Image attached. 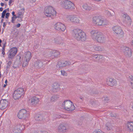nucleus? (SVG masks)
<instances>
[{
  "mask_svg": "<svg viewBox=\"0 0 133 133\" xmlns=\"http://www.w3.org/2000/svg\"><path fill=\"white\" fill-rule=\"evenodd\" d=\"M5 23L4 22L3 23V26L4 27L5 26Z\"/></svg>",
  "mask_w": 133,
  "mask_h": 133,
  "instance_id": "nucleus-48",
  "label": "nucleus"
},
{
  "mask_svg": "<svg viewBox=\"0 0 133 133\" xmlns=\"http://www.w3.org/2000/svg\"><path fill=\"white\" fill-rule=\"evenodd\" d=\"M2 53L3 55L4 54H5V52H4L3 51L2 52Z\"/></svg>",
  "mask_w": 133,
  "mask_h": 133,
  "instance_id": "nucleus-53",
  "label": "nucleus"
},
{
  "mask_svg": "<svg viewBox=\"0 0 133 133\" xmlns=\"http://www.w3.org/2000/svg\"><path fill=\"white\" fill-rule=\"evenodd\" d=\"M98 55H94V56H93V57H94V58H97L98 59Z\"/></svg>",
  "mask_w": 133,
  "mask_h": 133,
  "instance_id": "nucleus-40",
  "label": "nucleus"
},
{
  "mask_svg": "<svg viewBox=\"0 0 133 133\" xmlns=\"http://www.w3.org/2000/svg\"><path fill=\"white\" fill-rule=\"evenodd\" d=\"M98 59H102L103 58V57L102 55H98Z\"/></svg>",
  "mask_w": 133,
  "mask_h": 133,
  "instance_id": "nucleus-34",
  "label": "nucleus"
},
{
  "mask_svg": "<svg viewBox=\"0 0 133 133\" xmlns=\"http://www.w3.org/2000/svg\"><path fill=\"white\" fill-rule=\"evenodd\" d=\"M23 14V12L21 11L18 12L17 13L18 15L17 16H16V18H22Z\"/></svg>",
  "mask_w": 133,
  "mask_h": 133,
  "instance_id": "nucleus-26",
  "label": "nucleus"
},
{
  "mask_svg": "<svg viewBox=\"0 0 133 133\" xmlns=\"http://www.w3.org/2000/svg\"><path fill=\"white\" fill-rule=\"evenodd\" d=\"M92 21L95 24L99 26L102 25L104 22L103 18L99 16L94 17L93 18Z\"/></svg>",
  "mask_w": 133,
  "mask_h": 133,
  "instance_id": "nucleus-10",
  "label": "nucleus"
},
{
  "mask_svg": "<svg viewBox=\"0 0 133 133\" xmlns=\"http://www.w3.org/2000/svg\"><path fill=\"white\" fill-rule=\"evenodd\" d=\"M3 10V8L2 7L0 8V11H2Z\"/></svg>",
  "mask_w": 133,
  "mask_h": 133,
  "instance_id": "nucleus-47",
  "label": "nucleus"
},
{
  "mask_svg": "<svg viewBox=\"0 0 133 133\" xmlns=\"http://www.w3.org/2000/svg\"><path fill=\"white\" fill-rule=\"evenodd\" d=\"M2 42V40L0 39V46H1V43Z\"/></svg>",
  "mask_w": 133,
  "mask_h": 133,
  "instance_id": "nucleus-50",
  "label": "nucleus"
},
{
  "mask_svg": "<svg viewBox=\"0 0 133 133\" xmlns=\"http://www.w3.org/2000/svg\"><path fill=\"white\" fill-rule=\"evenodd\" d=\"M24 92L23 88H20L17 89L14 92L13 95L14 98L15 99H18L23 96Z\"/></svg>",
  "mask_w": 133,
  "mask_h": 133,
  "instance_id": "nucleus-6",
  "label": "nucleus"
},
{
  "mask_svg": "<svg viewBox=\"0 0 133 133\" xmlns=\"http://www.w3.org/2000/svg\"><path fill=\"white\" fill-rule=\"evenodd\" d=\"M112 30L116 35L122 37L123 36L124 32L121 28L119 26H114L112 28Z\"/></svg>",
  "mask_w": 133,
  "mask_h": 133,
  "instance_id": "nucleus-8",
  "label": "nucleus"
},
{
  "mask_svg": "<svg viewBox=\"0 0 133 133\" xmlns=\"http://www.w3.org/2000/svg\"><path fill=\"white\" fill-rule=\"evenodd\" d=\"M42 133H48V132L45 131H42Z\"/></svg>",
  "mask_w": 133,
  "mask_h": 133,
  "instance_id": "nucleus-46",
  "label": "nucleus"
},
{
  "mask_svg": "<svg viewBox=\"0 0 133 133\" xmlns=\"http://www.w3.org/2000/svg\"><path fill=\"white\" fill-rule=\"evenodd\" d=\"M105 81L107 84L111 87L116 86L117 84L116 80L111 77H107L106 78Z\"/></svg>",
  "mask_w": 133,
  "mask_h": 133,
  "instance_id": "nucleus-12",
  "label": "nucleus"
},
{
  "mask_svg": "<svg viewBox=\"0 0 133 133\" xmlns=\"http://www.w3.org/2000/svg\"><path fill=\"white\" fill-rule=\"evenodd\" d=\"M60 5L62 8L65 9L73 10L75 9L74 3L69 0H65L62 2Z\"/></svg>",
  "mask_w": 133,
  "mask_h": 133,
  "instance_id": "nucleus-4",
  "label": "nucleus"
},
{
  "mask_svg": "<svg viewBox=\"0 0 133 133\" xmlns=\"http://www.w3.org/2000/svg\"><path fill=\"white\" fill-rule=\"evenodd\" d=\"M131 44L132 45H133V39L132 41Z\"/></svg>",
  "mask_w": 133,
  "mask_h": 133,
  "instance_id": "nucleus-52",
  "label": "nucleus"
},
{
  "mask_svg": "<svg viewBox=\"0 0 133 133\" xmlns=\"http://www.w3.org/2000/svg\"><path fill=\"white\" fill-rule=\"evenodd\" d=\"M44 14L48 17H53L56 16L57 12L53 6L51 5H48L45 6L43 9Z\"/></svg>",
  "mask_w": 133,
  "mask_h": 133,
  "instance_id": "nucleus-2",
  "label": "nucleus"
},
{
  "mask_svg": "<svg viewBox=\"0 0 133 133\" xmlns=\"http://www.w3.org/2000/svg\"><path fill=\"white\" fill-rule=\"evenodd\" d=\"M22 9L23 10V11H24L25 9H24V8H23Z\"/></svg>",
  "mask_w": 133,
  "mask_h": 133,
  "instance_id": "nucleus-54",
  "label": "nucleus"
},
{
  "mask_svg": "<svg viewBox=\"0 0 133 133\" xmlns=\"http://www.w3.org/2000/svg\"><path fill=\"white\" fill-rule=\"evenodd\" d=\"M26 111L24 109L20 110L17 115L18 118L19 119H21L24 117V120H27L28 119L29 115L26 114Z\"/></svg>",
  "mask_w": 133,
  "mask_h": 133,
  "instance_id": "nucleus-11",
  "label": "nucleus"
},
{
  "mask_svg": "<svg viewBox=\"0 0 133 133\" xmlns=\"http://www.w3.org/2000/svg\"><path fill=\"white\" fill-rule=\"evenodd\" d=\"M55 30L58 31L64 32L66 29V27L63 24L60 22L56 23L54 25Z\"/></svg>",
  "mask_w": 133,
  "mask_h": 133,
  "instance_id": "nucleus-9",
  "label": "nucleus"
},
{
  "mask_svg": "<svg viewBox=\"0 0 133 133\" xmlns=\"http://www.w3.org/2000/svg\"><path fill=\"white\" fill-rule=\"evenodd\" d=\"M19 128V130H20L21 129L20 128Z\"/></svg>",
  "mask_w": 133,
  "mask_h": 133,
  "instance_id": "nucleus-57",
  "label": "nucleus"
},
{
  "mask_svg": "<svg viewBox=\"0 0 133 133\" xmlns=\"http://www.w3.org/2000/svg\"><path fill=\"white\" fill-rule=\"evenodd\" d=\"M67 18L71 23L74 24H78L80 22V18L75 15H70L67 17Z\"/></svg>",
  "mask_w": 133,
  "mask_h": 133,
  "instance_id": "nucleus-14",
  "label": "nucleus"
},
{
  "mask_svg": "<svg viewBox=\"0 0 133 133\" xmlns=\"http://www.w3.org/2000/svg\"><path fill=\"white\" fill-rule=\"evenodd\" d=\"M54 85V88H58L59 87V85L55 83Z\"/></svg>",
  "mask_w": 133,
  "mask_h": 133,
  "instance_id": "nucleus-38",
  "label": "nucleus"
},
{
  "mask_svg": "<svg viewBox=\"0 0 133 133\" xmlns=\"http://www.w3.org/2000/svg\"><path fill=\"white\" fill-rule=\"evenodd\" d=\"M14 0H9V4L10 5L11 3L13 2H14Z\"/></svg>",
  "mask_w": 133,
  "mask_h": 133,
  "instance_id": "nucleus-39",
  "label": "nucleus"
},
{
  "mask_svg": "<svg viewBox=\"0 0 133 133\" xmlns=\"http://www.w3.org/2000/svg\"><path fill=\"white\" fill-rule=\"evenodd\" d=\"M6 42L3 45V49H4L5 46H6Z\"/></svg>",
  "mask_w": 133,
  "mask_h": 133,
  "instance_id": "nucleus-41",
  "label": "nucleus"
},
{
  "mask_svg": "<svg viewBox=\"0 0 133 133\" xmlns=\"http://www.w3.org/2000/svg\"><path fill=\"white\" fill-rule=\"evenodd\" d=\"M127 126L128 130L131 131H133V122H128L127 124Z\"/></svg>",
  "mask_w": 133,
  "mask_h": 133,
  "instance_id": "nucleus-22",
  "label": "nucleus"
},
{
  "mask_svg": "<svg viewBox=\"0 0 133 133\" xmlns=\"http://www.w3.org/2000/svg\"><path fill=\"white\" fill-rule=\"evenodd\" d=\"M4 4L3 3H1V5L2 6H3L4 5Z\"/></svg>",
  "mask_w": 133,
  "mask_h": 133,
  "instance_id": "nucleus-45",
  "label": "nucleus"
},
{
  "mask_svg": "<svg viewBox=\"0 0 133 133\" xmlns=\"http://www.w3.org/2000/svg\"><path fill=\"white\" fill-rule=\"evenodd\" d=\"M68 128V126L67 124L62 123L60 124L57 128V130L60 132H66Z\"/></svg>",
  "mask_w": 133,
  "mask_h": 133,
  "instance_id": "nucleus-13",
  "label": "nucleus"
},
{
  "mask_svg": "<svg viewBox=\"0 0 133 133\" xmlns=\"http://www.w3.org/2000/svg\"><path fill=\"white\" fill-rule=\"evenodd\" d=\"M108 12H109V13H110V12H109V11H108Z\"/></svg>",
  "mask_w": 133,
  "mask_h": 133,
  "instance_id": "nucleus-58",
  "label": "nucleus"
},
{
  "mask_svg": "<svg viewBox=\"0 0 133 133\" xmlns=\"http://www.w3.org/2000/svg\"><path fill=\"white\" fill-rule=\"evenodd\" d=\"M6 10H4L2 12V17L4 18V17L5 15L6 14Z\"/></svg>",
  "mask_w": 133,
  "mask_h": 133,
  "instance_id": "nucleus-29",
  "label": "nucleus"
},
{
  "mask_svg": "<svg viewBox=\"0 0 133 133\" xmlns=\"http://www.w3.org/2000/svg\"><path fill=\"white\" fill-rule=\"evenodd\" d=\"M91 36L94 41L102 43L105 40L104 35L102 33L98 32L96 30H92L91 31Z\"/></svg>",
  "mask_w": 133,
  "mask_h": 133,
  "instance_id": "nucleus-1",
  "label": "nucleus"
},
{
  "mask_svg": "<svg viewBox=\"0 0 133 133\" xmlns=\"http://www.w3.org/2000/svg\"><path fill=\"white\" fill-rule=\"evenodd\" d=\"M129 79L130 80V82H132V81H133V76L132 75H130L129 77Z\"/></svg>",
  "mask_w": 133,
  "mask_h": 133,
  "instance_id": "nucleus-35",
  "label": "nucleus"
},
{
  "mask_svg": "<svg viewBox=\"0 0 133 133\" xmlns=\"http://www.w3.org/2000/svg\"><path fill=\"white\" fill-rule=\"evenodd\" d=\"M41 116L37 115L35 117V119L36 121H39L41 119Z\"/></svg>",
  "mask_w": 133,
  "mask_h": 133,
  "instance_id": "nucleus-28",
  "label": "nucleus"
},
{
  "mask_svg": "<svg viewBox=\"0 0 133 133\" xmlns=\"http://www.w3.org/2000/svg\"><path fill=\"white\" fill-rule=\"evenodd\" d=\"M8 0H5V1H8Z\"/></svg>",
  "mask_w": 133,
  "mask_h": 133,
  "instance_id": "nucleus-55",
  "label": "nucleus"
},
{
  "mask_svg": "<svg viewBox=\"0 0 133 133\" xmlns=\"http://www.w3.org/2000/svg\"><path fill=\"white\" fill-rule=\"evenodd\" d=\"M6 84H4V87H5L6 86Z\"/></svg>",
  "mask_w": 133,
  "mask_h": 133,
  "instance_id": "nucleus-51",
  "label": "nucleus"
},
{
  "mask_svg": "<svg viewBox=\"0 0 133 133\" xmlns=\"http://www.w3.org/2000/svg\"><path fill=\"white\" fill-rule=\"evenodd\" d=\"M62 67L65 66H66L67 64V62H62Z\"/></svg>",
  "mask_w": 133,
  "mask_h": 133,
  "instance_id": "nucleus-32",
  "label": "nucleus"
},
{
  "mask_svg": "<svg viewBox=\"0 0 133 133\" xmlns=\"http://www.w3.org/2000/svg\"><path fill=\"white\" fill-rule=\"evenodd\" d=\"M123 21L124 22L128 25L131 24V19L130 17L128 15H124L123 16Z\"/></svg>",
  "mask_w": 133,
  "mask_h": 133,
  "instance_id": "nucleus-16",
  "label": "nucleus"
},
{
  "mask_svg": "<svg viewBox=\"0 0 133 133\" xmlns=\"http://www.w3.org/2000/svg\"><path fill=\"white\" fill-rule=\"evenodd\" d=\"M57 67L58 69H61L63 67L62 64V62H59L58 63L57 65Z\"/></svg>",
  "mask_w": 133,
  "mask_h": 133,
  "instance_id": "nucleus-27",
  "label": "nucleus"
},
{
  "mask_svg": "<svg viewBox=\"0 0 133 133\" xmlns=\"http://www.w3.org/2000/svg\"><path fill=\"white\" fill-rule=\"evenodd\" d=\"M61 72L63 76H66V73L63 70H61Z\"/></svg>",
  "mask_w": 133,
  "mask_h": 133,
  "instance_id": "nucleus-36",
  "label": "nucleus"
},
{
  "mask_svg": "<svg viewBox=\"0 0 133 133\" xmlns=\"http://www.w3.org/2000/svg\"><path fill=\"white\" fill-rule=\"evenodd\" d=\"M92 133H105L101 130L99 129H96L94 130Z\"/></svg>",
  "mask_w": 133,
  "mask_h": 133,
  "instance_id": "nucleus-24",
  "label": "nucleus"
},
{
  "mask_svg": "<svg viewBox=\"0 0 133 133\" xmlns=\"http://www.w3.org/2000/svg\"><path fill=\"white\" fill-rule=\"evenodd\" d=\"M17 49L16 47L11 48L8 51V58L12 59L16 55L17 52Z\"/></svg>",
  "mask_w": 133,
  "mask_h": 133,
  "instance_id": "nucleus-15",
  "label": "nucleus"
},
{
  "mask_svg": "<svg viewBox=\"0 0 133 133\" xmlns=\"http://www.w3.org/2000/svg\"><path fill=\"white\" fill-rule=\"evenodd\" d=\"M20 23H18L16 25V26L17 28H18L20 26Z\"/></svg>",
  "mask_w": 133,
  "mask_h": 133,
  "instance_id": "nucleus-43",
  "label": "nucleus"
},
{
  "mask_svg": "<svg viewBox=\"0 0 133 133\" xmlns=\"http://www.w3.org/2000/svg\"><path fill=\"white\" fill-rule=\"evenodd\" d=\"M32 57L30 51H28L25 52L22 59L23 67H25L28 65Z\"/></svg>",
  "mask_w": 133,
  "mask_h": 133,
  "instance_id": "nucleus-5",
  "label": "nucleus"
},
{
  "mask_svg": "<svg viewBox=\"0 0 133 133\" xmlns=\"http://www.w3.org/2000/svg\"><path fill=\"white\" fill-rule=\"evenodd\" d=\"M95 49L96 50L100 51L101 50V49L100 46H97L95 47Z\"/></svg>",
  "mask_w": 133,
  "mask_h": 133,
  "instance_id": "nucleus-33",
  "label": "nucleus"
},
{
  "mask_svg": "<svg viewBox=\"0 0 133 133\" xmlns=\"http://www.w3.org/2000/svg\"><path fill=\"white\" fill-rule=\"evenodd\" d=\"M62 106L68 110H73L75 109V107L72 103L69 100L64 101L62 104Z\"/></svg>",
  "mask_w": 133,
  "mask_h": 133,
  "instance_id": "nucleus-7",
  "label": "nucleus"
},
{
  "mask_svg": "<svg viewBox=\"0 0 133 133\" xmlns=\"http://www.w3.org/2000/svg\"><path fill=\"white\" fill-rule=\"evenodd\" d=\"M106 129L108 131L111 130L112 129V127L109 123H107L105 124Z\"/></svg>",
  "mask_w": 133,
  "mask_h": 133,
  "instance_id": "nucleus-23",
  "label": "nucleus"
},
{
  "mask_svg": "<svg viewBox=\"0 0 133 133\" xmlns=\"http://www.w3.org/2000/svg\"><path fill=\"white\" fill-rule=\"evenodd\" d=\"M39 102V100L38 98L36 97H34L31 99V103L32 105H35L38 103Z\"/></svg>",
  "mask_w": 133,
  "mask_h": 133,
  "instance_id": "nucleus-20",
  "label": "nucleus"
},
{
  "mask_svg": "<svg viewBox=\"0 0 133 133\" xmlns=\"http://www.w3.org/2000/svg\"><path fill=\"white\" fill-rule=\"evenodd\" d=\"M16 16H12V20L11 22L12 23H14L15 19L17 18H16Z\"/></svg>",
  "mask_w": 133,
  "mask_h": 133,
  "instance_id": "nucleus-31",
  "label": "nucleus"
},
{
  "mask_svg": "<svg viewBox=\"0 0 133 133\" xmlns=\"http://www.w3.org/2000/svg\"><path fill=\"white\" fill-rule=\"evenodd\" d=\"M132 109H133V106H132Z\"/></svg>",
  "mask_w": 133,
  "mask_h": 133,
  "instance_id": "nucleus-56",
  "label": "nucleus"
},
{
  "mask_svg": "<svg viewBox=\"0 0 133 133\" xmlns=\"http://www.w3.org/2000/svg\"><path fill=\"white\" fill-rule=\"evenodd\" d=\"M7 82H7V80H6L5 81V84H7Z\"/></svg>",
  "mask_w": 133,
  "mask_h": 133,
  "instance_id": "nucleus-49",
  "label": "nucleus"
},
{
  "mask_svg": "<svg viewBox=\"0 0 133 133\" xmlns=\"http://www.w3.org/2000/svg\"><path fill=\"white\" fill-rule=\"evenodd\" d=\"M124 53L125 55L129 57L131 56L132 52L130 49L128 47H125L124 49Z\"/></svg>",
  "mask_w": 133,
  "mask_h": 133,
  "instance_id": "nucleus-21",
  "label": "nucleus"
},
{
  "mask_svg": "<svg viewBox=\"0 0 133 133\" xmlns=\"http://www.w3.org/2000/svg\"><path fill=\"white\" fill-rule=\"evenodd\" d=\"M131 86L132 88H133V81L130 82Z\"/></svg>",
  "mask_w": 133,
  "mask_h": 133,
  "instance_id": "nucleus-42",
  "label": "nucleus"
},
{
  "mask_svg": "<svg viewBox=\"0 0 133 133\" xmlns=\"http://www.w3.org/2000/svg\"><path fill=\"white\" fill-rule=\"evenodd\" d=\"M59 98V96L57 95H55L52 96L51 98V100L52 101H56L57 99Z\"/></svg>",
  "mask_w": 133,
  "mask_h": 133,
  "instance_id": "nucleus-25",
  "label": "nucleus"
},
{
  "mask_svg": "<svg viewBox=\"0 0 133 133\" xmlns=\"http://www.w3.org/2000/svg\"><path fill=\"white\" fill-rule=\"evenodd\" d=\"M51 55L52 56L55 57H57L59 56L60 54V52L56 50H52L50 52Z\"/></svg>",
  "mask_w": 133,
  "mask_h": 133,
  "instance_id": "nucleus-19",
  "label": "nucleus"
},
{
  "mask_svg": "<svg viewBox=\"0 0 133 133\" xmlns=\"http://www.w3.org/2000/svg\"><path fill=\"white\" fill-rule=\"evenodd\" d=\"M12 14L13 16H16V15L15 14V13L14 11H12Z\"/></svg>",
  "mask_w": 133,
  "mask_h": 133,
  "instance_id": "nucleus-44",
  "label": "nucleus"
},
{
  "mask_svg": "<svg viewBox=\"0 0 133 133\" xmlns=\"http://www.w3.org/2000/svg\"><path fill=\"white\" fill-rule=\"evenodd\" d=\"M6 10H4L2 12V17L4 18V17L5 15L6 14Z\"/></svg>",
  "mask_w": 133,
  "mask_h": 133,
  "instance_id": "nucleus-30",
  "label": "nucleus"
},
{
  "mask_svg": "<svg viewBox=\"0 0 133 133\" xmlns=\"http://www.w3.org/2000/svg\"><path fill=\"white\" fill-rule=\"evenodd\" d=\"M10 15V13L9 12H7L5 14V18H8V17Z\"/></svg>",
  "mask_w": 133,
  "mask_h": 133,
  "instance_id": "nucleus-37",
  "label": "nucleus"
},
{
  "mask_svg": "<svg viewBox=\"0 0 133 133\" xmlns=\"http://www.w3.org/2000/svg\"><path fill=\"white\" fill-rule=\"evenodd\" d=\"M73 35L78 40L84 41L86 39L85 34L81 30L76 29L73 31Z\"/></svg>",
  "mask_w": 133,
  "mask_h": 133,
  "instance_id": "nucleus-3",
  "label": "nucleus"
},
{
  "mask_svg": "<svg viewBox=\"0 0 133 133\" xmlns=\"http://www.w3.org/2000/svg\"><path fill=\"white\" fill-rule=\"evenodd\" d=\"M83 8L85 10L90 11L94 10V7L91 6H90L86 3L82 5Z\"/></svg>",
  "mask_w": 133,
  "mask_h": 133,
  "instance_id": "nucleus-18",
  "label": "nucleus"
},
{
  "mask_svg": "<svg viewBox=\"0 0 133 133\" xmlns=\"http://www.w3.org/2000/svg\"><path fill=\"white\" fill-rule=\"evenodd\" d=\"M7 103L6 100H1L0 102V109L2 110L5 109L7 107Z\"/></svg>",
  "mask_w": 133,
  "mask_h": 133,
  "instance_id": "nucleus-17",
  "label": "nucleus"
},
{
  "mask_svg": "<svg viewBox=\"0 0 133 133\" xmlns=\"http://www.w3.org/2000/svg\"><path fill=\"white\" fill-rule=\"evenodd\" d=\"M1 28H0V31H1Z\"/></svg>",
  "mask_w": 133,
  "mask_h": 133,
  "instance_id": "nucleus-59",
  "label": "nucleus"
}]
</instances>
